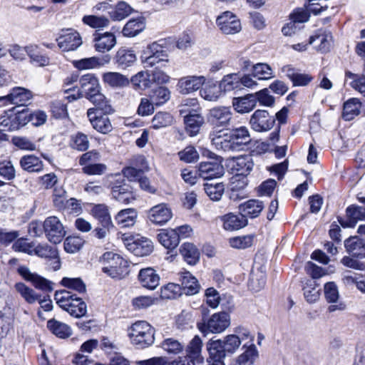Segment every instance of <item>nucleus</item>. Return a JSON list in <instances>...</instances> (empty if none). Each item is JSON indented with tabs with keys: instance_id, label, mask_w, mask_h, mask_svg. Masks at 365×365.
<instances>
[{
	"instance_id": "nucleus-1",
	"label": "nucleus",
	"mask_w": 365,
	"mask_h": 365,
	"mask_svg": "<svg viewBox=\"0 0 365 365\" xmlns=\"http://www.w3.org/2000/svg\"><path fill=\"white\" fill-rule=\"evenodd\" d=\"M209 137L217 150L226 153L241 151L251 141L250 132L245 126L214 130Z\"/></svg>"
},
{
	"instance_id": "nucleus-2",
	"label": "nucleus",
	"mask_w": 365,
	"mask_h": 365,
	"mask_svg": "<svg viewBox=\"0 0 365 365\" xmlns=\"http://www.w3.org/2000/svg\"><path fill=\"white\" fill-rule=\"evenodd\" d=\"M56 304L70 315L81 318L87 313V305L82 298L68 290L56 291L54 294Z\"/></svg>"
},
{
	"instance_id": "nucleus-3",
	"label": "nucleus",
	"mask_w": 365,
	"mask_h": 365,
	"mask_svg": "<svg viewBox=\"0 0 365 365\" xmlns=\"http://www.w3.org/2000/svg\"><path fill=\"white\" fill-rule=\"evenodd\" d=\"M154 328L149 323L138 321L132 324L128 336L133 345L139 349H144L154 343Z\"/></svg>"
},
{
	"instance_id": "nucleus-4",
	"label": "nucleus",
	"mask_w": 365,
	"mask_h": 365,
	"mask_svg": "<svg viewBox=\"0 0 365 365\" xmlns=\"http://www.w3.org/2000/svg\"><path fill=\"white\" fill-rule=\"evenodd\" d=\"M241 345L240 338L237 334H229L223 339L210 340L207 351L210 357L225 358L227 354H232Z\"/></svg>"
},
{
	"instance_id": "nucleus-5",
	"label": "nucleus",
	"mask_w": 365,
	"mask_h": 365,
	"mask_svg": "<svg viewBox=\"0 0 365 365\" xmlns=\"http://www.w3.org/2000/svg\"><path fill=\"white\" fill-rule=\"evenodd\" d=\"M102 271L114 279H121L128 274V262L119 255L107 252L101 257Z\"/></svg>"
},
{
	"instance_id": "nucleus-6",
	"label": "nucleus",
	"mask_w": 365,
	"mask_h": 365,
	"mask_svg": "<svg viewBox=\"0 0 365 365\" xmlns=\"http://www.w3.org/2000/svg\"><path fill=\"white\" fill-rule=\"evenodd\" d=\"M16 107L13 108L1 115L0 126L4 130H16L28 123L29 110L23 108L21 110H16Z\"/></svg>"
},
{
	"instance_id": "nucleus-7",
	"label": "nucleus",
	"mask_w": 365,
	"mask_h": 365,
	"mask_svg": "<svg viewBox=\"0 0 365 365\" xmlns=\"http://www.w3.org/2000/svg\"><path fill=\"white\" fill-rule=\"evenodd\" d=\"M145 68H151L163 61H168V53L162 45L154 42L143 51L140 57Z\"/></svg>"
},
{
	"instance_id": "nucleus-8",
	"label": "nucleus",
	"mask_w": 365,
	"mask_h": 365,
	"mask_svg": "<svg viewBox=\"0 0 365 365\" xmlns=\"http://www.w3.org/2000/svg\"><path fill=\"white\" fill-rule=\"evenodd\" d=\"M43 227L48 240L53 244L60 243L66 233L63 224L56 216L46 218Z\"/></svg>"
},
{
	"instance_id": "nucleus-9",
	"label": "nucleus",
	"mask_w": 365,
	"mask_h": 365,
	"mask_svg": "<svg viewBox=\"0 0 365 365\" xmlns=\"http://www.w3.org/2000/svg\"><path fill=\"white\" fill-rule=\"evenodd\" d=\"M216 24L219 29L226 35L239 33L242 29L240 19L231 11H225L217 16Z\"/></svg>"
},
{
	"instance_id": "nucleus-10",
	"label": "nucleus",
	"mask_w": 365,
	"mask_h": 365,
	"mask_svg": "<svg viewBox=\"0 0 365 365\" xmlns=\"http://www.w3.org/2000/svg\"><path fill=\"white\" fill-rule=\"evenodd\" d=\"M56 41L62 51H75L83 43L80 34L72 29L62 30Z\"/></svg>"
},
{
	"instance_id": "nucleus-11",
	"label": "nucleus",
	"mask_w": 365,
	"mask_h": 365,
	"mask_svg": "<svg viewBox=\"0 0 365 365\" xmlns=\"http://www.w3.org/2000/svg\"><path fill=\"white\" fill-rule=\"evenodd\" d=\"M232 115L230 107L216 106L209 110L207 120L215 128H225L230 125Z\"/></svg>"
},
{
	"instance_id": "nucleus-12",
	"label": "nucleus",
	"mask_w": 365,
	"mask_h": 365,
	"mask_svg": "<svg viewBox=\"0 0 365 365\" xmlns=\"http://www.w3.org/2000/svg\"><path fill=\"white\" fill-rule=\"evenodd\" d=\"M124 245L133 255L139 257L149 255L153 250V244L150 240L143 237L126 239Z\"/></svg>"
},
{
	"instance_id": "nucleus-13",
	"label": "nucleus",
	"mask_w": 365,
	"mask_h": 365,
	"mask_svg": "<svg viewBox=\"0 0 365 365\" xmlns=\"http://www.w3.org/2000/svg\"><path fill=\"white\" fill-rule=\"evenodd\" d=\"M250 123L255 130L263 132L270 130L274 126L275 118L265 110H257L252 115Z\"/></svg>"
},
{
	"instance_id": "nucleus-14",
	"label": "nucleus",
	"mask_w": 365,
	"mask_h": 365,
	"mask_svg": "<svg viewBox=\"0 0 365 365\" xmlns=\"http://www.w3.org/2000/svg\"><path fill=\"white\" fill-rule=\"evenodd\" d=\"M32 92L23 87H15L12 88L10 93L0 97V102L16 105L17 107L26 106L32 98Z\"/></svg>"
},
{
	"instance_id": "nucleus-15",
	"label": "nucleus",
	"mask_w": 365,
	"mask_h": 365,
	"mask_svg": "<svg viewBox=\"0 0 365 365\" xmlns=\"http://www.w3.org/2000/svg\"><path fill=\"white\" fill-rule=\"evenodd\" d=\"M93 43L95 50L99 53L111 51L117 43V39L113 33L96 31L93 35Z\"/></svg>"
},
{
	"instance_id": "nucleus-16",
	"label": "nucleus",
	"mask_w": 365,
	"mask_h": 365,
	"mask_svg": "<svg viewBox=\"0 0 365 365\" xmlns=\"http://www.w3.org/2000/svg\"><path fill=\"white\" fill-rule=\"evenodd\" d=\"M203 76H188L179 79L177 84L178 91L182 94H189L197 91L205 83Z\"/></svg>"
},
{
	"instance_id": "nucleus-17",
	"label": "nucleus",
	"mask_w": 365,
	"mask_h": 365,
	"mask_svg": "<svg viewBox=\"0 0 365 365\" xmlns=\"http://www.w3.org/2000/svg\"><path fill=\"white\" fill-rule=\"evenodd\" d=\"M230 325V315L225 312H222L212 314L205 325V328L211 333L219 334L224 331Z\"/></svg>"
},
{
	"instance_id": "nucleus-18",
	"label": "nucleus",
	"mask_w": 365,
	"mask_h": 365,
	"mask_svg": "<svg viewBox=\"0 0 365 365\" xmlns=\"http://www.w3.org/2000/svg\"><path fill=\"white\" fill-rule=\"evenodd\" d=\"M229 163L235 175L247 177L253 168L254 163L250 155H244L233 157L229 160Z\"/></svg>"
},
{
	"instance_id": "nucleus-19",
	"label": "nucleus",
	"mask_w": 365,
	"mask_h": 365,
	"mask_svg": "<svg viewBox=\"0 0 365 365\" xmlns=\"http://www.w3.org/2000/svg\"><path fill=\"white\" fill-rule=\"evenodd\" d=\"M106 115H98L96 109L94 108H89L87 110V116L93 128L103 134L110 133L113 129L110 120Z\"/></svg>"
},
{
	"instance_id": "nucleus-20",
	"label": "nucleus",
	"mask_w": 365,
	"mask_h": 365,
	"mask_svg": "<svg viewBox=\"0 0 365 365\" xmlns=\"http://www.w3.org/2000/svg\"><path fill=\"white\" fill-rule=\"evenodd\" d=\"M199 176L204 180L222 177L224 173L222 165L217 162H202L198 166Z\"/></svg>"
},
{
	"instance_id": "nucleus-21",
	"label": "nucleus",
	"mask_w": 365,
	"mask_h": 365,
	"mask_svg": "<svg viewBox=\"0 0 365 365\" xmlns=\"http://www.w3.org/2000/svg\"><path fill=\"white\" fill-rule=\"evenodd\" d=\"M346 212V219H338L343 227H353L358 221L365 220V207L351 205L347 207Z\"/></svg>"
},
{
	"instance_id": "nucleus-22",
	"label": "nucleus",
	"mask_w": 365,
	"mask_h": 365,
	"mask_svg": "<svg viewBox=\"0 0 365 365\" xmlns=\"http://www.w3.org/2000/svg\"><path fill=\"white\" fill-rule=\"evenodd\" d=\"M138 278L141 286L148 289H155L160 284V276L152 267L141 269Z\"/></svg>"
},
{
	"instance_id": "nucleus-23",
	"label": "nucleus",
	"mask_w": 365,
	"mask_h": 365,
	"mask_svg": "<svg viewBox=\"0 0 365 365\" xmlns=\"http://www.w3.org/2000/svg\"><path fill=\"white\" fill-rule=\"evenodd\" d=\"M148 217L153 223L162 225L171 219L172 212L165 204H159L150 210Z\"/></svg>"
},
{
	"instance_id": "nucleus-24",
	"label": "nucleus",
	"mask_w": 365,
	"mask_h": 365,
	"mask_svg": "<svg viewBox=\"0 0 365 365\" xmlns=\"http://www.w3.org/2000/svg\"><path fill=\"white\" fill-rule=\"evenodd\" d=\"M110 61V56L106 55L102 58L93 56L90 58H82L81 60L73 61V64L74 67L78 70H86L103 66L105 64L109 63Z\"/></svg>"
},
{
	"instance_id": "nucleus-25",
	"label": "nucleus",
	"mask_w": 365,
	"mask_h": 365,
	"mask_svg": "<svg viewBox=\"0 0 365 365\" xmlns=\"http://www.w3.org/2000/svg\"><path fill=\"white\" fill-rule=\"evenodd\" d=\"M202 341L199 336H195L190 341L187 352V354L185 359L195 365V363L201 364L203 362V358L201 356Z\"/></svg>"
},
{
	"instance_id": "nucleus-26",
	"label": "nucleus",
	"mask_w": 365,
	"mask_h": 365,
	"mask_svg": "<svg viewBox=\"0 0 365 365\" xmlns=\"http://www.w3.org/2000/svg\"><path fill=\"white\" fill-rule=\"evenodd\" d=\"M182 289L187 295H193L200 291V285L197 279L190 272L179 273Z\"/></svg>"
},
{
	"instance_id": "nucleus-27",
	"label": "nucleus",
	"mask_w": 365,
	"mask_h": 365,
	"mask_svg": "<svg viewBox=\"0 0 365 365\" xmlns=\"http://www.w3.org/2000/svg\"><path fill=\"white\" fill-rule=\"evenodd\" d=\"M248 185V180L247 177L243 175H235L231 178L230 189V198L232 199H242L246 196L245 189Z\"/></svg>"
},
{
	"instance_id": "nucleus-28",
	"label": "nucleus",
	"mask_w": 365,
	"mask_h": 365,
	"mask_svg": "<svg viewBox=\"0 0 365 365\" xmlns=\"http://www.w3.org/2000/svg\"><path fill=\"white\" fill-rule=\"evenodd\" d=\"M221 220L223 222L224 229L228 231L240 230L247 224V220L242 212L239 215L227 214L222 216Z\"/></svg>"
},
{
	"instance_id": "nucleus-29",
	"label": "nucleus",
	"mask_w": 365,
	"mask_h": 365,
	"mask_svg": "<svg viewBox=\"0 0 365 365\" xmlns=\"http://www.w3.org/2000/svg\"><path fill=\"white\" fill-rule=\"evenodd\" d=\"M81 92L87 98L89 95H92L101 90L98 79L93 74H86L80 78Z\"/></svg>"
},
{
	"instance_id": "nucleus-30",
	"label": "nucleus",
	"mask_w": 365,
	"mask_h": 365,
	"mask_svg": "<svg viewBox=\"0 0 365 365\" xmlns=\"http://www.w3.org/2000/svg\"><path fill=\"white\" fill-rule=\"evenodd\" d=\"M347 252L358 258L365 257V241L357 236L351 237L344 241Z\"/></svg>"
},
{
	"instance_id": "nucleus-31",
	"label": "nucleus",
	"mask_w": 365,
	"mask_h": 365,
	"mask_svg": "<svg viewBox=\"0 0 365 365\" xmlns=\"http://www.w3.org/2000/svg\"><path fill=\"white\" fill-rule=\"evenodd\" d=\"M137 57L134 51L125 47L120 48L115 56V61L118 67L126 68L136 61Z\"/></svg>"
},
{
	"instance_id": "nucleus-32",
	"label": "nucleus",
	"mask_w": 365,
	"mask_h": 365,
	"mask_svg": "<svg viewBox=\"0 0 365 365\" xmlns=\"http://www.w3.org/2000/svg\"><path fill=\"white\" fill-rule=\"evenodd\" d=\"M282 72L292 82L294 86H305L313 79L309 74L297 72L290 66H284Z\"/></svg>"
},
{
	"instance_id": "nucleus-33",
	"label": "nucleus",
	"mask_w": 365,
	"mask_h": 365,
	"mask_svg": "<svg viewBox=\"0 0 365 365\" xmlns=\"http://www.w3.org/2000/svg\"><path fill=\"white\" fill-rule=\"evenodd\" d=\"M232 106L239 113H249L256 107L255 98L253 94H248L243 97L234 98Z\"/></svg>"
},
{
	"instance_id": "nucleus-34",
	"label": "nucleus",
	"mask_w": 365,
	"mask_h": 365,
	"mask_svg": "<svg viewBox=\"0 0 365 365\" xmlns=\"http://www.w3.org/2000/svg\"><path fill=\"white\" fill-rule=\"evenodd\" d=\"M362 103L356 98H352L344 103L342 116L345 120H351L359 115Z\"/></svg>"
},
{
	"instance_id": "nucleus-35",
	"label": "nucleus",
	"mask_w": 365,
	"mask_h": 365,
	"mask_svg": "<svg viewBox=\"0 0 365 365\" xmlns=\"http://www.w3.org/2000/svg\"><path fill=\"white\" fill-rule=\"evenodd\" d=\"M258 358V351L255 344H252L239 355L232 365H254Z\"/></svg>"
},
{
	"instance_id": "nucleus-36",
	"label": "nucleus",
	"mask_w": 365,
	"mask_h": 365,
	"mask_svg": "<svg viewBox=\"0 0 365 365\" xmlns=\"http://www.w3.org/2000/svg\"><path fill=\"white\" fill-rule=\"evenodd\" d=\"M111 190L113 198L120 202L128 204L134 200L130 186L126 184L113 185Z\"/></svg>"
},
{
	"instance_id": "nucleus-37",
	"label": "nucleus",
	"mask_w": 365,
	"mask_h": 365,
	"mask_svg": "<svg viewBox=\"0 0 365 365\" xmlns=\"http://www.w3.org/2000/svg\"><path fill=\"white\" fill-rule=\"evenodd\" d=\"M87 99L95 105L96 111L101 110L104 114H110L113 111L110 101L101 92V90L92 95H89Z\"/></svg>"
},
{
	"instance_id": "nucleus-38",
	"label": "nucleus",
	"mask_w": 365,
	"mask_h": 365,
	"mask_svg": "<svg viewBox=\"0 0 365 365\" xmlns=\"http://www.w3.org/2000/svg\"><path fill=\"white\" fill-rule=\"evenodd\" d=\"M158 239L163 247L170 250L175 248L180 242L178 234L173 229L162 230Z\"/></svg>"
},
{
	"instance_id": "nucleus-39",
	"label": "nucleus",
	"mask_w": 365,
	"mask_h": 365,
	"mask_svg": "<svg viewBox=\"0 0 365 365\" xmlns=\"http://www.w3.org/2000/svg\"><path fill=\"white\" fill-rule=\"evenodd\" d=\"M19 163L23 170L29 173H38L43 169V162L34 155L23 156Z\"/></svg>"
},
{
	"instance_id": "nucleus-40",
	"label": "nucleus",
	"mask_w": 365,
	"mask_h": 365,
	"mask_svg": "<svg viewBox=\"0 0 365 365\" xmlns=\"http://www.w3.org/2000/svg\"><path fill=\"white\" fill-rule=\"evenodd\" d=\"M184 121L187 133L190 136H195L204 123V118L200 114H189L185 117Z\"/></svg>"
},
{
	"instance_id": "nucleus-41",
	"label": "nucleus",
	"mask_w": 365,
	"mask_h": 365,
	"mask_svg": "<svg viewBox=\"0 0 365 365\" xmlns=\"http://www.w3.org/2000/svg\"><path fill=\"white\" fill-rule=\"evenodd\" d=\"M47 328L56 336L65 339L71 335V329L66 324L59 322L55 319H49L47 322Z\"/></svg>"
},
{
	"instance_id": "nucleus-42",
	"label": "nucleus",
	"mask_w": 365,
	"mask_h": 365,
	"mask_svg": "<svg viewBox=\"0 0 365 365\" xmlns=\"http://www.w3.org/2000/svg\"><path fill=\"white\" fill-rule=\"evenodd\" d=\"M137 212L132 208L120 210L115 216L117 224L122 227H129L135 225Z\"/></svg>"
},
{
	"instance_id": "nucleus-43",
	"label": "nucleus",
	"mask_w": 365,
	"mask_h": 365,
	"mask_svg": "<svg viewBox=\"0 0 365 365\" xmlns=\"http://www.w3.org/2000/svg\"><path fill=\"white\" fill-rule=\"evenodd\" d=\"M264 205L257 200H250L240 206V210L245 217H256L262 212Z\"/></svg>"
},
{
	"instance_id": "nucleus-44",
	"label": "nucleus",
	"mask_w": 365,
	"mask_h": 365,
	"mask_svg": "<svg viewBox=\"0 0 365 365\" xmlns=\"http://www.w3.org/2000/svg\"><path fill=\"white\" fill-rule=\"evenodd\" d=\"M200 90V96L207 101H216L222 93V89L220 84H217L212 81L205 83Z\"/></svg>"
},
{
	"instance_id": "nucleus-45",
	"label": "nucleus",
	"mask_w": 365,
	"mask_h": 365,
	"mask_svg": "<svg viewBox=\"0 0 365 365\" xmlns=\"http://www.w3.org/2000/svg\"><path fill=\"white\" fill-rule=\"evenodd\" d=\"M26 51L31 61L36 66H45L49 63L48 57L42 53L38 46L36 44L26 46Z\"/></svg>"
},
{
	"instance_id": "nucleus-46",
	"label": "nucleus",
	"mask_w": 365,
	"mask_h": 365,
	"mask_svg": "<svg viewBox=\"0 0 365 365\" xmlns=\"http://www.w3.org/2000/svg\"><path fill=\"white\" fill-rule=\"evenodd\" d=\"M145 24L143 18L133 19L128 21L124 26L122 33L127 37H133L143 31Z\"/></svg>"
},
{
	"instance_id": "nucleus-47",
	"label": "nucleus",
	"mask_w": 365,
	"mask_h": 365,
	"mask_svg": "<svg viewBox=\"0 0 365 365\" xmlns=\"http://www.w3.org/2000/svg\"><path fill=\"white\" fill-rule=\"evenodd\" d=\"M180 254L187 264L194 265L200 259V252L192 243L185 242L182 245L180 249Z\"/></svg>"
},
{
	"instance_id": "nucleus-48",
	"label": "nucleus",
	"mask_w": 365,
	"mask_h": 365,
	"mask_svg": "<svg viewBox=\"0 0 365 365\" xmlns=\"http://www.w3.org/2000/svg\"><path fill=\"white\" fill-rule=\"evenodd\" d=\"M105 83L113 88L124 87L129 84L127 77L118 72H107L103 75Z\"/></svg>"
},
{
	"instance_id": "nucleus-49",
	"label": "nucleus",
	"mask_w": 365,
	"mask_h": 365,
	"mask_svg": "<svg viewBox=\"0 0 365 365\" xmlns=\"http://www.w3.org/2000/svg\"><path fill=\"white\" fill-rule=\"evenodd\" d=\"M90 214L98 223L112 222L108 207L105 204L94 205L91 209Z\"/></svg>"
},
{
	"instance_id": "nucleus-50",
	"label": "nucleus",
	"mask_w": 365,
	"mask_h": 365,
	"mask_svg": "<svg viewBox=\"0 0 365 365\" xmlns=\"http://www.w3.org/2000/svg\"><path fill=\"white\" fill-rule=\"evenodd\" d=\"M240 74L234 73L225 76L219 84L222 92H230L240 90Z\"/></svg>"
},
{
	"instance_id": "nucleus-51",
	"label": "nucleus",
	"mask_w": 365,
	"mask_h": 365,
	"mask_svg": "<svg viewBox=\"0 0 365 365\" xmlns=\"http://www.w3.org/2000/svg\"><path fill=\"white\" fill-rule=\"evenodd\" d=\"M90 143L88 135L81 132L71 136L70 146L71 148L80 152H84L89 148Z\"/></svg>"
},
{
	"instance_id": "nucleus-52",
	"label": "nucleus",
	"mask_w": 365,
	"mask_h": 365,
	"mask_svg": "<svg viewBox=\"0 0 365 365\" xmlns=\"http://www.w3.org/2000/svg\"><path fill=\"white\" fill-rule=\"evenodd\" d=\"M61 284L64 287L76 291L78 294L86 292V285L80 277H63L61 281Z\"/></svg>"
},
{
	"instance_id": "nucleus-53",
	"label": "nucleus",
	"mask_w": 365,
	"mask_h": 365,
	"mask_svg": "<svg viewBox=\"0 0 365 365\" xmlns=\"http://www.w3.org/2000/svg\"><path fill=\"white\" fill-rule=\"evenodd\" d=\"M252 74L259 80H269L274 76L270 66L263 63L252 66Z\"/></svg>"
},
{
	"instance_id": "nucleus-54",
	"label": "nucleus",
	"mask_w": 365,
	"mask_h": 365,
	"mask_svg": "<svg viewBox=\"0 0 365 365\" xmlns=\"http://www.w3.org/2000/svg\"><path fill=\"white\" fill-rule=\"evenodd\" d=\"M34 255H36L41 258H56L58 255L57 249L50 246L46 243L36 244L34 246Z\"/></svg>"
},
{
	"instance_id": "nucleus-55",
	"label": "nucleus",
	"mask_w": 365,
	"mask_h": 365,
	"mask_svg": "<svg viewBox=\"0 0 365 365\" xmlns=\"http://www.w3.org/2000/svg\"><path fill=\"white\" fill-rule=\"evenodd\" d=\"M16 291L29 304H33L40 299V295L37 294L35 291L24 283L19 282L15 284Z\"/></svg>"
},
{
	"instance_id": "nucleus-56",
	"label": "nucleus",
	"mask_w": 365,
	"mask_h": 365,
	"mask_svg": "<svg viewBox=\"0 0 365 365\" xmlns=\"http://www.w3.org/2000/svg\"><path fill=\"white\" fill-rule=\"evenodd\" d=\"M131 83L136 88L145 90L152 85L150 75L147 71H140L131 78Z\"/></svg>"
},
{
	"instance_id": "nucleus-57",
	"label": "nucleus",
	"mask_w": 365,
	"mask_h": 365,
	"mask_svg": "<svg viewBox=\"0 0 365 365\" xmlns=\"http://www.w3.org/2000/svg\"><path fill=\"white\" fill-rule=\"evenodd\" d=\"M83 22L93 29H103L109 26L110 21L105 16H98L96 15L84 16Z\"/></svg>"
},
{
	"instance_id": "nucleus-58",
	"label": "nucleus",
	"mask_w": 365,
	"mask_h": 365,
	"mask_svg": "<svg viewBox=\"0 0 365 365\" xmlns=\"http://www.w3.org/2000/svg\"><path fill=\"white\" fill-rule=\"evenodd\" d=\"M254 235H248L232 237L229 240L231 247L238 250H244L250 247L253 245Z\"/></svg>"
},
{
	"instance_id": "nucleus-59",
	"label": "nucleus",
	"mask_w": 365,
	"mask_h": 365,
	"mask_svg": "<svg viewBox=\"0 0 365 365\" xmlns=\"http://www.w3.org/2000/svg\"><path fill=\"white\" fill-rule=\"evenodd\" d=\"M332 36L329 32H323L316 34L309 38V44L313 43L317 39L320 41L319 49L322 52H327L330 50L332 43Z\"/></svg>"
},
{
	"instance_id": "nucleus-60",
	"label": "nucleus",
	"mask_w": 365,
	"mask_h": 365,
	"mask_svg": "<svg viewBox=\"0 0 365 365\" xmlns=\"http://www.w3.org/2000/svg\"><path fill=\"white\" fill-rule=\"evenodd\" d=\"M132 11L133 9L130 5L124 1H120L110 12V18L114 21H121L128 16Z\"/></svg>"
},
{
	"instance_id": "nucleus-61",
	"label": "nucleus",
	"mask_w": 365,
	"mask_h": 365,
	"mask_svg": "<svg viewBox=\"0 0 365 365\" xmlns=\"http://www.w3.org/2000/svg\"><path fill=\"white\" fill-rule=\"evenodd\" d=\"M173 122V116L166 112L157 113L151 122L152 128L155 129H160L161 128L171 125Z\"/></svg>"
},
{
	"instance_id": "nucleus-62",
	"label": "nucleus",
	"mask_w": 365,
	"mask_h": 365,
	"mask_svg": "<svg viewBox=\"0 0 365 365\" xmlns=\"http://www.w3.org/2000/svg\"><path fill=\"white\" fill-rule=\"evenodd\" d=\"M204 190L212 200L218 201L224 193L225 185L223 183H206L204 185Z\"/></svg>"
},
{
	"instance_id": "nucleus-63",
	"label": "nucleus",
	"mask_w": 365,
	"mask_h": 365,
	"mask_svg": "<svg viewBox=\"0 0 365 365\" xmlns=\"http://www.w3.org/2000/svg\"><path fill=\"white\" fill-rule=\"evenodd\" d=\"M84 243V240L79 236H69L64 241V250L68 253H76L83 247Z\"/></svg>"
},
{
	"instance_id": "nucleus-64",
	"label": "nucleus",
	"mask_w": 365,
	"mask_h": 365,
	"mask_svg": "<svg viewBox=\"0 0 365 365\" xmlns=\"http://www.w3.org/2000/svg\"><path fill=\"white\" fill-rule=\"evenodd\" d=\"M170 97V91L166 87H159L153 91L150 101L156 106H160L167 102Z\"/></svg>"
}]
</instances>
